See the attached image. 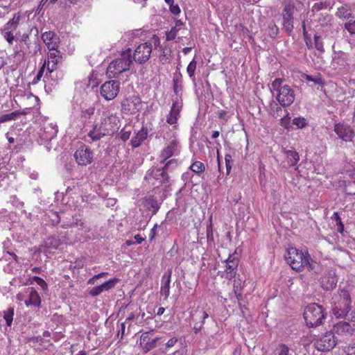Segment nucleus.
<instances>
[{"label": "nucleus", "mask_w": 355, "mask_h": 355, "mask_svg": "<svg viewBox=\"0 0 355 355\" xmlns=\"http://www.w3.org/2000/svg\"><path fill=\"white\" fill-rule=\"evenodd\" d=\"M285 259L291 268L296 271H302L304 268L313 270L316 264L307 252L300 251L295 248L287 250Z\"/></svg>", "instance_id": "nucleus-1"}, {"label": "nucleus", "mask_w": 355, "mask_h": 355, "mask_svg": "<svg viewBox=\"0 0 355 355\" xmlns=\"http://www.w3.org/2000/svg\"><path fill=\"white\" fill-rule=\"evenodd\" d=\"M351 309V297L348 291L338 289L331 298V311L338 318L345 317Z\"/></svg>", "instance_id": "nucleus-2"}, {"label": "nucleus", "mask_w": 355, "mask_h": 355, "mask_svg": "<svg viewBox=\"0 0 355 355\" xmlns=\"http://www.w3.org/2000/svg\"><path fill=\"white\" fill-rule=\"evenodd\" d=\"M284 78H275L271 83V89L276 92V99L281 106L286 107L290 106L295 101V92L284 83Z\"/></svg>", "instance_id": "nucleus-3"}, {"label": "nucleus", "mask_w": 355, "mask_h": 355, "mask_svg": "<svg viewBox=\"0 0 355 355\" xmlns=\"http://www.w3.org/2000/svg\"><path fill=\"white\" fill-rule=\"evenodd\" d=\"M132 62V51L128 48L121 53L119 58L110 63L106 71L107 76L109 78H113L123 71H128Z\"/></svg>", "instance_id": "nucleus-4"}, {"label": "nucleus", "mask_w": 355, "mask_h": 355, "mask_svg": "<svg viewBox=\"0 0 355 355\" xmlns=\"http://www.w3.org/2000/svg\"><path fill=\"white\" fill-rule=\"evenodd\" d=\"M304 318L306 325L310 327L320 325L325 319L322 306L316 303L309 304L304 309Z\"/></svg>", "instance_id": "nucleus-5"}, {"label": "nucleus", "mask_w": 355, "mask_h": 355, "mask_svg": "<svg viewBox=\"0 0 355 355\" xmlns=\"http://www.w3.org/2000/svg\"><path fill=\"white\" fill-rule=\"evenodd\" d=\"M142 108L141 98L135 95L123 99L121 102V111L125 114L131 115L139 112Z\"/></svg>", "instance_id": "nucleus-6"}, {"label": "nucleus", "mask_w": 355, "mask_h": 355, "mask_svg": "<svg viewBox=\"0 0 355 355\" xmlns=\"http://www.w3.org/2000/svg\"><path fill=\"white\" fill-rule=\"evenodd\" d=\"M337 344V339L332 331L322 335L314 342V346L320 352H329Z\"/></svg>", "instance_id": "nucleus-7"}, {"label": "nucleus", "mask_w": 355, "mask_h": 355, "mask_svg": "<svg viewBox=\"0 0 355 355\" xmlns=\"http://www.w3.org/2000/svg\"><path fill=\"white\" fill-rule=\"evenodd\" d=\"M294 12L295 6L291 3L286 5L282 12V28L288 35H291L294 28Z\"/></svg>", "instance_id": "nucleus-8"}, {"label": "nucleus", "mask_w": 355, "mask_h": 355, "mask_svg": "<svg viewBox=\"0 0 355 355\" xmlns=\"http://www.w3.org/2000/svg\"><path fill=\"white\" fill-rule=\"evenodd\" d=\"M74 157L78 165L87 166L93 162L94 153L88 146L82 144L76 150Z\"/></svg>", "instance_id": "nucleus-9"}, {"label": "nucleus", "mask_w": 355, "mask_h": 355, "mask_svg": "<svg viewBox=\"0 0 355 355\" xmlns=\"http://www.w3.org/2000/svg\"><path fill=\"white\" fill-rule=\"evenodd\" d=\"M180 153L179 141L175 135L173 138L166 144L165 147L162 150L159 157L161 159L160 162L162 164L170 157L177 155Z\"/></svg>", "instance_id": "nucleus-10"}, {"label": "nucleus", "mask_w": 355, "mask_h": 355, "mask_svg": "<svg viewBox=\"0 0 355 355\" xmlns=\"http://www.w3.org/2000/svg\"><path fill=\"white\" fill-rule=\"evenodd\" d=\"M120 83L116 80H109L104 83L101 87V95L107 101L113 100L119 92Z\"/></svg>", "instance_id": "nucleus-11"}, {"label": "nucleus", "mask_w": 355, "mask_h": 355, "mask_svg": "<svg viewBox=\"0 0 355 355\" xmlns=\"http://www.w3.org/2000/svg\"><path fill=\"white\" fill-rule=\"evenodd\" d=\"M151 52L152 44L150 42L141 44L135 50L133 60L139 64L145 63L149 60Z\"/></svg>", "instance_id": "nucleus-12"}, {"label": "nucleus", "mask_w": 355, "mask_h": 355, "mask_svg": "<svg viewBox=\"0 0 355 355\" xmlns=\"http://www.w3.org/2000/svg\"><path fill=\"white\" fill-rule=\"evenodd\" d=\"M355 332V324H351L347 322L342 321L334 325L333 333L342 338H348Z\"/></svg>", "instance_id": "nucleus-13"}, {"label": "nucleus", "mask_w": 355, "mask_h": 355, "mask_svg": "<svg viewBox=\"0 0 355 355\" xmlns=\"http://www.w3.org/2000/svg\"><path fill=\"white\" fill-rule=\"evenodd\" d=\"M334 132L340 139L345 142L351 141L355 136L354 132L351 126L343 123L335 124Z\"/></svg>", "instance_id": "nucleus-14"}, {"label": "nucleus", "mask_w": 355, "mask_h": 355, "mask_svg": "<svg viewBox=\"0 0 355 355\" xmlns=\"http://www.w3.org/2000/svg\"><path fill=\"white\" fill-rule=\"evenodd\" d=\"M62 58L60 51L55 49V50L49 51L48 53V58L45 60L44 64L46 65V75L51 73L57 69L58 63Z\"/></svg>", "instance_id": "nucleus-15"}, {"label": "nucleus", "mask_w": 355, "mask_h": 355, "mask_svg": "<svg viewBox=\"0 0 355 355\" xmlns=\"http://www.w3.org/2000/svg\"><path fill=\"white\" fill-rule=\"evenodd\" d=\"M58 131V126L53 123L44 122L42 128L40 130V138L45 141H51L57 135Z\"/></svg>", "instance_id": "nucleus-16"}, {"label": "nucleus", "mask_w": 355, "mask_h": 355, "mask_svg": "<svg viewBox=\"0 0 355 355\" xmlns=\"http://www.w3.org/2000/svg\"><path fill=\"white\" fill-rule=\"evenodd\" d=\"M338 278L334 270L327 271L320 279L321 286L326 291L333 290L336 286Z\"/></svg>", "instance_id": "nucleus-17"}, {"label": "nucleus", "mask_w": 355, "mask_h": 355, "mask_svg": "<svg viewBox=\"0 0 355 355\" xmlns=\"http://www.w3.org/2000/svg\"><path fill=\"white\" fill-rule=\"evenodd\" d=\"M42 40L51 51L58 49L60 44L59 37L53 31H46L42 35Z\"/></svg>", "instance_id": "nucleus-18"}, {"label": "nucleus", "mask_w": 355, "mask_h": 355, "mask_svg": "<svg viewBox=\"0 0 355 355\" xmlns=\"http://www.w3.org/2000/svg\"><path fill=\"white\" fill-rule=\"evenodd\" d=\"M146 178L151 179L153 178L156 181L158 182L159 184L162 183L167 182L169 180V177L168 175L167 171L164 169V167L162 168H153L150 172L147 174Z\"/></svg>", "instance_id": "nucleus-19"}, {"label": "nucleus", "mask_w": 355, "mask_h": 355, "mask_svg": "<svg viewBox=\"0 0 355 355\" xmlns=\"http://www.w3.org/2000/svg\"><path fill=\"white\" fill-rule=\"evenodd\" d=\"M158 340V338L151 339L149 332H144L140 337V345L142 347L144 352L146 353L156 347Z\"/></svg>", "instance_id": "nucleus-20"}, {"label": "nucleus", "mask_w": 355, "mask_h": 355, "mask_svg": "<svg viewBox=\"0 0 355 355\" xmlns=\"http://www.w3.org/2000/svg\"><path fill=\"white\" fill-rule=\"evenodd\" d=\"M172 275V270L168 269L163 275L161 281L160 293L168 298L170 295V284Z\"/></svg>", "instance_id": "nucleus-21"}, {"label": "nucleus", "mask_w": 355, "mask_h": 355, "mask_svg": "<svg viewBox=\"0 0 355 355\" xmlns=\"http://www.w3.org/2000/svg\"><path fill=\"white\" fill-rule=\"evenodd\" d=\"M182 107V103L181 101H176L173 103L170 113L166 119L168 124L173 125L177 123Z\"/></svg>", "instance_id": "nucleus-22"}, {"label": "nucleus", "mask_w": 355, "mask_h": 355, "mask_svg": "<svg viewBox=\"0 0 355 355\" xmlns=\"http://www.w3.org/2000/svg\"><path fill=\"white\" fill-rule=\"evenodd\" d=\"M119 119L116 115H110L103 118L101 120V125L105 129V128L110 131V135H112L118 129Z\"/></svg>", "instance_id": "nucleus-23"}, {"label": "nucleus", "mask_w": 355, "mask_h": 355, "mask_svg": "<svg viewBox=\"0 0 355 355\" xmlns=\"http://www.w3.org/2000/svg\"><path fill=\"white\" fill-rule=\"evenodd\" d=\"M109 130L106 128L103 129L101 125L98 128L97 125H95L87 135L92 141H97L105 135H110Z\"/></svg>", "instance_id": "nucleus-24"}, {"label": "nucleus", "mask_w": 355, "mask_h": 355, "mask_svg": "<svg viewBox=\"0 0 355 355\" xmlns=\"http://www.w3.org/2000/svg\"><path fill=\"white\" fill-rule=\"evenodd\" d=\"M148 134V128L143 126L130 140V144L133 148L139 147L141 144L147 139Z\"/></svg>", "instance_id": "nucleus-25"}, {"label": "nucleus", "mask_w": 355, "mask_h": 355, "mask_svg": "<svg viewBox=\"0 0 355 355\" xmlns=\"http://www.w3.org/2000/svg\"><path fill=\"white\" fill-rule=\"evenodd\" d=\"M316 21H318L319 26L322 28H332L334 24V19L332 15L329 13H319L317 15Z\"/></svg>", "instance_id": "nucleus-26"}, {"label": "nucleus", "mask_w": 355, "mask_h": 355, "mask_svg": "<svg viewBox=\"0 0 355 355\" xmlns=\"http://www.w3.org/2000/svg\"><path fill=\"white\" fill-rule=\"evenodd\" d=\"M28 298L25 300V304L28 306L33 305L39 306L41 303V298L38 293L33 288H28Z\"/></svg>", "instance_id": "nucleus-27"}, {"label": "nucleus", "mask_w": 355, "mask_h": 355, "mask_svg": "<svg viewBox=\"0 0 355 355\" xmlns=\"http://www.w3.org/2000/svg\"><path fill=\"white\" fill-rule=\"evenodd\" d=\"M22 15L23 14L20 11L15 13L12 18L3 26V28H5L6 31H15L19 25Z\"/></svg>", "instance_id": "nucleus-28"}, {"label": "nucleus", "mask_w": 355, "mask_h": 355, "mask_svg": "<svg viewBox=\"0 0 355 355\" xmlns=\"http://www.w3.org/2000/svg\"><path fill=\"white\" fill-rule=\"evenodd\" d=\"M336 16L341 19H350L354 17L351 8L347 5L338 7L336 12Z\"/></svg>", "instance_id": "nucleus-29"}, {"label": "nucleus", "mask_w": 355, "mask_h": 355, "mask_svg": "<svg viewBox=\"0 0 355 355\" xmlns=\"http://www.w3.org/2000/svg\"><path fill=\"white\" fill-rule=\"evenodd\" d=\"M286 160L289 166H296L300 160L299 154L293 150H285Z\"/></svg>", "instance_id": "nucleus-30"}, {"label": "nucleus", "mask_w": 355, "mask_h": 355, "mask_svg": "<svg viewBox=\"0 0 355 355\" xmlns=\"http://www.w3.org/2000/svg\"><path fill=\"white\" fill-rule=\"evenodd\" d=\"M239 261H234L232 263H226V278L231 279L235 277L236 270L238 267Z\"/></svg>", "instance_id": "nucleus-31"}, {"label": "nucleus", "mask_w": 355, "mask_h": 355, "mask_svg": "<svg viewBox=\"0 0 355 355\" xmlns=\"http://www.w3.org/2000/svg\"><path fill=\"white\" fill-rule=\"evenodd\" d=\"M26 114L25 112L15 111L9 114H5L0 116V123L16 120L20 115Z\"/></svg>", "instance_id": "nucleus-32"}, {"label": "nucleus", "mask_w": 355, "mask_h": 355, "mask_svg": "<svg viewBox=\"0 0 355 355\" xmlns=\"http://www.w3.org/2000/svg\"><path fill=\"white\" fill-rule=\"evenodd\" d=\"M14 313L13 307H9L2 312L3 318L6 320V324L8 327H10L12 325Z\"/></svg>", "instance_id": "nucleus-33"}, {"label": "nucleus", "mask_w": 355, "mask_h": 355, "mask_svg": "<svg viewBox=\"0 0 355 355\" xmlns=\"http://www.w3.org/2000/svg\"><path fill=\"white\" fill-rule=\"evenodd\" d=\"M95 107L90 106L88 108L83 109L81 111L80 119L83 123H87L89 119L94 115Z\"/></svg>", "instance_id": "nucleus-34"}, {"label": "nucleus", "mask_w": 355, "mask_h": 355, "mask_svg": "<svg viewBox=\"0 0 355 355\" xmlns=\"http://www.w3.org/2000/svg\"><path fill=\"white\" fill-rule=\"evenodd\" d=\"M119 282V279H117V278H113V279H111L107 282H105L103 284H102L101 285L99 286L102 293L103 291H109L110 289H112L113 288H114L115 285L116 284V283H118Z\"/></svg>", "instance_id": "nucleus-35"}, {"label": "nucleus", "mask_w": 355, "mask_h": 355, "mask_svg": "<svg viewBox=\"0 0 355 355\" xmlns=\"http://www.w3.org/2000/svg\"><path fill=\"white\" fill-rule=\"evenodd\" d=\"M74 225L80 226L83 229H85V232L89 231V228L85 226V223L82 219L76 217H73V222L71 224H63L62 226L64 228H68Z\"/></svg>", "instance_id": "nucleus-36"}, {"label": "nucleus", "mask_w": 355, "mask_h": 355, "mask_svg": "<svg viewBox=\"0 0 355 355\" xmlns=\"http://www.w3.org/2000/svg\"><path fill=\"white\" fill-rule=\"evenodd\" d=\"M208 317H209V314L207 311H204L202 312V315L200 316V319L202 320L200 324L196 323L193 327V329H194V331L196 334H197L201 331V329H202V326L205 323V320Z\"/></svg>", "instance_id": "nucleus-37"}, {"label": "nucleus", "mask_w": 355, "mask_h": 355, "mask_svg": "<svg viewBox=\"0 0 355 355\" xmlns=\"http://www.w3.org/2000/svg\"><path fill=\"white\" fill-rule=\"evenodd\" d=\"M132 133V128L130 126H125L120 132V138L123 141L129 139Z\"/></svg>", "instance_id": "nucleus-38"}, {"label": "nucleus", "mask_w": 355, "mask_h": 355, "mask_svg": "<svg viewBox=\"0 0 355 355\" xmlns=\"http://www.w3.org/2000/svg\"><path fill=\"white\" fill-rule=\"evenodd\" d=\"M2 35L4 39L10 44H12L13 42L16 40V37L13 35V31H6L5 28H3Z\"/></svg>", "instance_id": "nucleus-39"}, {"label": "nucleus", "mask_w": 355, "mask_h": 355, "mask_svg": "<svg viewBox=\"0 0 355 355\" xmlns=\"http://www.w3.org/2000/svg\"><path fill=\"white\" fill-rule=\"evenodd\" d=\"M191 170L196 173L204 172L205 167L201 162H195L190 166Z\"/></svg>", "instance_id": "nucleus-40"}, {"label": "nucleus", "mask_w": 355, "mask_h": 355, "mask_svg": "<svg viewBox=\"0 0 355 355\" xmlns=\"http://www.w3.org/2000/svg\"><path fill=\"white\" fill-rule=\"evenodd\" d=\"M45 245L49 248L57 249L60 245V241L55 237H49L45 241Z\"/></svg>", "instance_id": "nucleus-41"}, {"label": "nucleus", "mask_w": 355, "mask_h": 355, "mask_svg": "<svg viewBox=\"0 0 355 355\" xmlns=\"http://www.w3.org/2000/svg\"><path fill=\"white\" fill-rule=\"evenodd\" d=\"M293 124L302 129L306 126L307 121L304 117L298 116L293 119Z\"/></svg>", "instance_id": "nucleus-42"}, {"label": "nucleus", "mask_w": 355, "mask_h": 355, "mask_svg": "<svg viewBox=\"0 0 355 355\" xmlns=\"http://www.w3.org/2000/svg\"><path fill=\"white\" fill-rule=\"evenodd\" d=\"M289 348L285 344L279 345L275 350V355H288Z\"/></svg>", "instance_id": "nucleus-43"}, {"label": "nucleus", "mask_w": 355, "mask_h": 355, "mask_svg": "<svg viewBox=\"0 0 355 355\" xmlns=\"http://www.w3.org/2000/svg\"><path fill=\"white\" fill-rule=\"evenodd\" d=\"M197 63L194 59H193L189 64L187 68V71L190 78L194 77L195 71L196 69Z\"/></svg>", "instance_id": "nucleus-44"}, {"label": "nucleus", "mask_w": 355, "mask_h": 355, "mask_svg": "<svg viewBox=\"0 0 355 355\" xmlns=\"http://www.w3.org/2000/svg\"><path fill=\"white\" fill-rule=\"evenodd\" d=\"M180 28H177V27H173L169 31H168L166 34V38L167 41H171L176 38L178 31Z\"/></svg>", "instance_id": "nucleus-45"}, {"label": "nucleus", "mask_w": 355, "mask_h": 355, "mask_svg": "<svg viewBox=\"0 0 355 355\" xmlns=\"http://www.w3.org/2000/svg\"><path fill=\"white\" fill-rule=\"evenodd\" d=\"M268 28H269V31H268L269 35L271 37L275 38L279 33V28H278L277 26L275 23H270L268 26Z\"/></svg>", "instance_id": "nucleus-46"}, {"label": "nucleus", "mask_w": 355, "mask_h": 355, "mask_svg": "<svg viewBox=\"0 0 355 355\" xmlns=\"http://www.w3.org/2000/svg\"><path fill=\"white\" fill-rule=\"evenodd\" d=\"M280 125L286 129L291 127V117L288 112H286V114L280 119Z\"/></svg>", "instance_id": "nucleus-47"}, {"label": "nucleus", "mask_w": 355, "mask_h": 355, "mask_svg": "<svg viewBox=\"0 0 355 355\" xmlns=\"http://www.w3.org/2000/svg\"><path fill=\"white\" fill-rule=\"evenodd\" d=\"M225 161L227 174H230L232 166L233 165V162H234L232 156L229 154H226L225 156Z\"/></svg>", "instance_id": "nucleus-48"}, {"label": "nucleus", "mask_w": 355, "mask_h": 355, "mask_svg": "<svg viewBox=\"0 0 355 355\" xmlns=\"http://www.w3.org/2000/svg\"><path fill=\"white\" fill-rule=\"evenodd\" d=\"M328 7V4L326 2H318L313 4L312 6V12H318L321 10L326 9Z\"/></svg>", "instance_id": "nucleus-49"}, {"label": "nucleus", "mask_w": 355, "mask_h": 355, "mask_svg": "<svg viewBox=\"0 0 355 355\" xmlns=\"http://www.w3.org/2000/svg\"><path fill=\"white\" fill-rule=\"evenodd\" d=\"M314 43H315V47L317 50H318L321 52L324 51L323 42L320 36H318V35L314 36Z\"/></svg>", "instance_id": "nucleus-50"}, {"label": "nucleus", "mask_w": 355, "mask_h": 355, "mask_svg": "<svg viewBox=\"0 0 355 355\" xmlns=\"http://www.w3.org/2000/svg\"><path fill=\"white\" fill-rule=\"evenodd\" d=\"M178 166V161L175 159H171L167 162L165 163L164 168L168 172V171L171 168L173 169L176 168Z\"/></svg>", "instance_id": "nucleus-51"}, {"label": "nucleus", "mask_w": 355, "mask_h": 355, "mask_svg": "<svg viewBox=\"0 0 355 355\" xmlns=\"http://www.w3.org/2000/svg\"><path fill=\"white\" fill-rule=\"evenodd\" d=\"M107 275H108V273L106 272H103L99 274H97V275H94V277H92V278H90L87 282V284H94L97 279L102 278V277H105L107 276Z\"/></svg>", "instance_id": "nucleus-52"}, {"label": "nucleus", "mask_w": 355, "mask_h": 355, "mask_svg": "<svg viewBox=\"0 0 355 355\" xmlns=\"http://www.w3.org/2000/svg\"><path fill=\"white\" fill-rule=\"evenodd\" d=\"M345 28L350 34H355V20H349L345 24Z\"/></svg>", "instance_id": "nucleus-53"}, {"label": "nucleus", "mask_w": 355, "mask_h": 355, "mask_svg": "<svg viewBox=\"0 0 355 355\" xmlns=\"http://www.w3.org/2000/svg\"><path fill=\"white\" fill-rule=\"evenodd\" d=\"M33 280L39 285L43 290L47 288V284L46 282L40 277L35 276L33 277Z\"/></svg>", "instance_id": "nucleus-54"}, {"label": "nucleus", "mask_w": 355, "mask_h": 355, "mask_svg": "<svg viewBox=\"0 0 355 355\" xmlns=\"http://www.w3.org/2000/svg\"><path fill=\"white\" fill-rule=\"evenodd\" d=\"M303 78H305V80L307 81L313 82L314 83L318 84V85L322 84V81L321 78H315L308 74H304Z\"/></svg>", "instance_id": "nucleus-55"}, {"label": "nucleus", "mask_w": 355, "mask_h": 355, "mask_svg": "<svg viewBox=\"0 0 355 355\" xmlns=\"http://www.w3.org/2000/svg\"><path fill=\"white\" fill-rule=\"evenodd\" d=\"M45 70H46V64L43 63V65L40 69L36 77L34 78L35 82H37L41 80L42 77L44 75Z\"/></svg>", "instance_id": "nucleus-56"}, {"label": "nucleus", "mask_w": 355, "mask_h": 355, "mask_svg": "<svg viewBox=\"0 0 355 355\" xmlns=\"http://www.w3.org/2000/svg\"><path fill=\"white\" fill-rule=\"evenodd\" d=\"M89 293L92 297H96L99 295L101 293H102V291L99 287V286H94L92 288H91L89 291Z\"/></svg>", "instance_id": "nucleus-57"}, {"label": "nucleus", "mask_w": 355, "mask_h": 355, "mask_svg": "<svg viewBox=\"0 0 355 355\" xmlns=\"http://www.w3.org/2000/svg\"><path fill=\"white\" fill-rule=\"evenodd\" d=\"M234 292L235 293L236 297L238 300V301H240L241 297H242V295H241V287H240V284H234Z\"/></svg>", "instance_id": "nucleus-58"}, {"label": "nucleus", "mask_w": 355, "mask_h": 355, "mask_svg": "<svg viewBox=\"0 0 355 355\" xmlns=\"http://www.w3.org/2000/svg\"><path fill=\"white\" fill-rule=\"evenodd\" d=\"M169 9L170 11L175 15H178L180 12V8L178 4L175 5L174 3L169 6Z\"/></svg>", "instance_id": "nucleus-59"}, {"label": "nucleus", "mask_w": 355, "mask_h": 355, "mask_svg": "<svg viewBox=\"0 0 355 355\" xmlns=\"http://www.w3.org/2000/svg\"><path fill=\"white\" fill-rule=\"evenodd\" d=\"M178 342V338L174 337L171 339H169L167 343H166V348H171L173 347Z\"/></svg>", "instance_id": "nucleus-60"}, {"label": "nucleus", "mask_w": 355, "mask_h": 355, "mask_svg": "<svg viewBox=\"0 0 355 355\" xmlns=\"http://www.w3.org/2000/svg\"><path fill=\"white\" fill-rule=\"evenodd\" d=\"M157 225L155 224L154 225V227L150 230V234H149V239L150 241H153L155 239L156 234H157Z\"/></svg>", "instance_id": "nucleus-61"}, {"label": "nucleus", "mask_w": 355, "mask_h": 355, "mask_svg": "<svg viewBox=\"0 0 355 355\" xmlns=\"http://www.w3.org/2000/svg\"><path fill=\"white\" fill-rule=\"evenodd\" d=\"M333 218L335 220L336 225H339L340 223H343L341 218L337 212L334 213Z\"/></svg>", "instance_id": "nucleus-62"}, {"label": "nucleus", "mask_w": 355, "mask_h": 355, "mask_svg": "<svg viewBox=\"0 0 355 355\" xmlns=\"http://www.w3.org/2000/svg\"><path fill=\"white\" fill-rule=\"evenodd\" d=\"M135 243H137V244L141 243L145 240V239L144 237H142L139 234H136L135 236Z\"/></svg>", "instance_id": "nucleus-63"}, {"label": "nucleus", "mask_w": 355, "mask_h": 355, "mask_svg": "<svg viewBox=\"0 0 355 355\" xmlns=\"http://www.w3.org/2000/svg\"><path fill=\"white\" fill-rule=\"evenodd\" d=\"M234 261H238L234 254H230L228 258L226 259L225 263H232Z\"/></svg>", "instance_id": "nucleus-64"}]
</instances>
